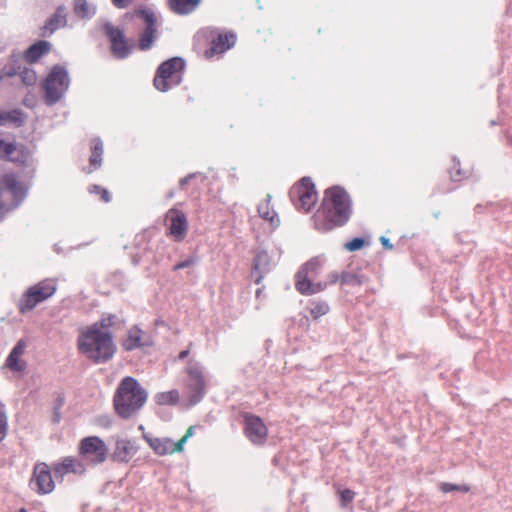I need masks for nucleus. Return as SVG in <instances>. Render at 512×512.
Segmentation results:
<instances>
[{"label": "nucleus", "instance_id": "obj_1", "mask_svg": "<svg viewBox=\"0 0 512 512\" xmlns=\"http://www.w3.org/2000/svg\"><path fill=\"white\" fill-rule=\"evenodd\" d=\"M112 324L113 317L109 316L82 329L77 340L80 353L97 364L109 361L116 352L109 330Z\"/></svg>", "mask_w": 512, "mask_h": 512}, {"label": "nucleus", "instance_id": "obj_2", "mask_svg": "<svg viewBox=\"0 0 512 512\" xmlns=\"http://www.w3.org/2000/svg\"><path fill=\"white\" fill-rule=\"evenodd\" d=\"M351 214L348 194L339 187L325 191L320 209L314 215V225L319 231H330L344 225Z\"/></svg>", "mask_w": 512, "mask_h": 512}, {"label": "nucleus", "instance_id": "obj_3", "mask_svg": "<svg viewBox=\"0 0 512 512\" xmlns=\"http://www.w3.org/2000/svg\"><path fill=\"white\" fill-rule=\"evenodd\" d=\"M148 398L147 390L133 377L123 378L113 397V405L117 415L129 419L138 413Z\"/></svg>", "mask_w": 512, "mask_h": 512}, {"label": "nucleus", "instance_id": "obj_4", "mask_svg": "<svg viewBox=\"0 0 512 512\" xmlns=\"http://www.w3.org/2000/svg\"><path fill=\"white\" fill-rule=\"evenodd\" d=\"M324 258L316 256L307 261L296 274V288L304 295H312L325 290L322 282H313L324 265Z\"/></svg>", "mask_w": 512, "mask_h": 512}, {"label": "nucleus", "instance_id": "obj_5", "mask_svg": "<svg viewBox=\"0 0 512 512\" xmlns=\"http://www.w3.org/2000/svg\"><path fill=\"white\" fill-rule=\"evenodd\" d=\"M27 189L13 174H7L0 180V219L19 206L26 197Z\"/></svg>", "mask_w": 512, "mask_h": 512}, {"label": "nucleus", "instance_id": "obj_6", "mask_svg": "<svg viewBox=\"0 0 512 512\" xmlns=\"http://www.w3.org/2000/svg\"><path fill=\"white\" fill-rule=\"evenodd\" d=\"M70 79L68 72L61 66H55L43 82L44 99L48 105L57 103L68 90Z\"/></svg>", "mask_w": 512, "mask_h": 512}, {"label": "nucleus", "instance_id": "obj_7", "mask_svg": "<svg viewBox=\"0 0 512 512\" xmlns=\"http://www.w3.org/2000/svg\"><path fill=\"white\" fill-rule=\"evenodd\" d=\"M184 69V61L179 57L171 58L163 62L154 78V86L161 92H166L171 86L178 85L181 81V71Z\"/></svg>", "mask_w": 512, "mask_h": 512}, {"label": "nucleus", "instance_id": "obj_8", "mask_svg": "<svg viewBox=\"0 0 512 512\" xmlns=\"http://www.w3.org/2000/svg\"><path fill=\"white\" fill-rule=\"evenodd\" d=\"M188 375L187 389L189 392V403L194 405L198 403L205 394V379L203 375V366L200 362L190 360L186 367Z\"/></svg>", "mask_w": 512, "mask_h": 512}, {"label": "nucleus", "instance_id": "obj_9", "mask_svg": "<svg viewBox=\"0 0 512 512\" xmlns=\"http://www.w3.org/2000/svg\"><path fill=\"white\" fill-rule=\"evenodd\" d=\"M56 291L55 284L49 281H42L31 286L20 302L22 312L32 310L38 303L51 297Z\"/></svg>", "mask_w": 512, "mask_h": 512}, {"label": "nucleus", "instance_id": "obj_10", "mask_svg": "<svg viewBox=\"0 0 512 512\" xmlns=\"http://www.w3.org/2000/svg\"><path fill=\"white\" fill-rule=\"evenodd\" d=\"M107 446L99 437L84 438L80 443L79 453L83 460L91 464H99L105 461Z\"/></svg>", "mask_w": 512, "mask_h": 512}, {"label": "nucleus", "instance_id": "obj_11", "mask_svg": "<svg viewBox=\"0 0 512 512\" xmlns=\"http://www.w3.org/2000/svg\"><path fill=\"white\" fill-rule=\"evenodd\" d=\"M290 196L292 199L297 198L299 206L305 211H309L317 201V192L314 184L307 177L302 178L300 182L291 189Z\"/></svg>", "mask_w": 512, "mask_h": 512}, {"label": "nucleus", "instance_id": "obj_12", "mask_svg": "<svg viewBox=\"0 0 512 512\" xmlns=\"http://www.w3.org/2000/svg\"><path fill=\"white\" fill-rule=\"evenodd\" d=\"M30 486L39 494H48L54 490L55 483L47 464L39 463L35 465Z\"/></svg>", "mask_w": 512, "mask_h": 512}, {"label": "nucleus", "instance_id": "obj_13", "mask_svg": "<svg viewBox=\"0 0 512 512\" xmlns=\"http://www.w3.org/2000/svg\"><path fill=\"white\" fill-rule=\"evenodd\" d=\"M244 424V433L253 444L261 445L266 441L268 429L260 417L247 414Z\"/></svg>", "mask_w": 512, "mask_h": 512}, {"label": "nucleus", "instance_id": "obj_14", "mask_svg": "<svg viewBox=\"0 0 512 512\" xmlns=\"http://www.w3.org/2000/svg\"><path fill=\"white\" fill-rule=\"evenodd\" d=\"M166 221L170 235L176 240H182L188 228L185 214L177 209H170L166 214Z\"/></svg>", "mask_w": 512, "mask_h": 512}, {"label": "nucleus", "instance_id": "obj_15", "mask_svg": "<svg viewBox=\"0 0 512 512\" xmlns=\"http://www.w3.org/2000/svg\"><path fill=\"white\" fill-rule=\"evenodd\" d=\"M139 17H141L144 22L146 23V29L142 33L139 41V47L141 50H147L149 49L156 36H157V30L155 28V16L153 12L149 10H140L136 13Z\"/></svg>", "mask_w": 512, "mask_h": 512}, {"label": "nucleus", "instance_id": "obj_16", "mask_svg": "<svg viewBox=\"0 0 512 512\" xmlns=\"http://www.w3.org/2000/svg\"><path fill=\"white\" fill-rule=\"evenodd\" d=\"M105 30L111 41V49L117 58H125L130 52V47L126 42L123 32L113 27L111 24H106Z\"/></svg>", "mask_w": 512, "mask_h": 512}, {"label": "nucleus", "instance_id": "obj_17", "mask_svg": "<svg viewBox=\"0 0 512 512\" xmlns=\"http://www.w3.org/2000/svg\"><path fill=\"white\" fill-rule=\"evenodd\" d=\"M150 345H152L151 337L137 326H134L128 330L127 336L122 343V347L126 351H132Z\"/></svg>", "mask_w": 512, "mask_h": 512}, {"label": "nucleus", "instance_id": "obj_18", "mask_svg": "<svg viewBox=\"0 0 512 512\" xmlns=\"http://www.w3.org/2000/svg\"><path fill=\"white\" fill-rule=\"evenodd\" d=\"M138 447L135 443L128 439L117 438L112 458L121 463L129 462L137 453Z\"/></svg>", "mask_w": 512, "mask_h": 512}, {"label": "nucleus", "instance_id": "obj_19", "mask_svg": "<svg viewBox=\"0 0 512 512\" xmlns=\"http://www.w3.org/2000/svg\"><path fill=\"white\" fill-rule=\"evenodd\" d=\"M67 24V13L64 6H59L55 13L46 21L43 27V36H49Z\"/></svg>", "mask_w": 512, "mask_h": 512}, {"label": "nucleus", "instance_id": "obj_20", "mask_svg": "<svg viewBox=\"0 0 512 512\" xmlns=\"http://www.w3.org/2000/svg\"><path fill=\"white\" fill-rule=\"evenodd\" d=\"M85 471L84 465L71 457L64 458L60 463L55 464L54 472L57 477H64L68 473L82 474Z\"/></svg>", "mask_w": 512, "mask_h": 512}, {"label": "nucleus", "instance_id": "obj_21", "mask_svg": "<svg viewBox=\"0 0 512 512\" xmlns=\"http://www.w3.org/2000/svg\"><path fill=\"white\" fill-rule=\"evenodd\" d=\"M143 438L147 441L151 449L156 454L166 455L169 453H179L180 451H174V444L169 438H157L150 437L147 434L143 435Z\"/></svg>", "mask_w": 512, "mask_h": 512}, {"label": "nucleus", "instance_id": "obj_22", "mask_svg": "<svg viewBox=\"0 0 512 512\" xmlns=\"http://www.w3.org/2000/svg\"><path fill=\"white\" fill-rule=\"evenodd\" d=\"M236 37L233 34L219 35L212 43V47L206 51L207 57H212L215 54H221L227 49L234 46Z\"/></svg>", "mask_w": 512, "mask_h": 512}, {"label": "nucleus", "instance_id": "obj_23", "mask_svg": "<svg viewBox=\"0 0 512 512\" xmlns=\"http://www.w3.org/2000/svg\"><path fill=\"white\" fill-rule=\"evenodd\" d=\"M270 200L271 195L267 194L266 199L258 205V213L262 219L269 221L271 226L276 228L279 226L280 220L274 209L270 206Z\"/></svg>", "mask_w": 512, "mask_h": 512}, {"label": "nucleus", "instance_id": "obj_24", "mask_svg": "<svg viewBox=\"0 0 512 512\" xmlns=\"http://www.w3.org/2000/svg\"><path fill=\"white\" fill-rule=\"evenodd\" d=\"M51 44L48 41H38L31 45L25 52V59L30 63L37 62L44 54L50 51Z\"/></svg>", "mask_w": 512, "mask_h": 512}, {"label": "nucleus", "instance_id": "obj_25", "mask_svg": "<svg viewBox=\"0 0 512 512\" xmlns=\"http://www.w3.org/2000/svg\"><path fill=\"white\" fill-rule=\"evenodd\" d=\"M271 267V260L266 251H258L254 260V269L259 273L256 282L259 283L263 274L268 272Z\"/></svg>", "mask_w": 512, "mask_h": 512}, {"label": "nucleus", "instance_id": "obj_26", "mask_svg": "<svg viewBox=\"0 0 512 512\" xmlns=\"http://www.w3.org/2000/svg\"><path fill=\"white\" fill-rule=\"evenodd\" d=\"M201 0H170L171 9L180 15L189 14L196 9Z\"/></svg>", "mask_w": 512, "mask_h": 512}, {"label": "nucleus", "instance_id": "obj_27", "mask_svg": "<svg viewBox=\"0 0 512 512\" xmlns=\"http://www.w3.org/2000/svg\"><path fill=\"white\" fill-rule=\"evenodd\" d=\"M74 12L80 18H91L95 14L96 8L87 0H74Z\"/></svg>", "mask_w": 512, "mask_h": 512}, {"label": "nucleus", "instance_id": "obj_28", "mask_svg": "<svg viewBox=\"0 0 512 512\" xmlns=\"http://www.w3.org/2000/svg\"><path fill=\"white\" fill-rule=\"evenodd\" d=\"M18 148L14 142H8L0 138V158L10 161H18L19 157L14 156Z\"/></svg>", "mask_w": 512, "mask_h": 512}, {"label": "nucleus", "instance_id": "obj_29", "mask_svg": "<svg viewBox=\"0 0 512 512\" xmlns=\"http://www.w3.org/2000/svg\"><path fill=\"white\" fill-rule=\"evenodd\" d=\"M154 399L158 405H175L179 401V392L177 390L160 392L155 395Z\"/></svg>", "mask_w": 512, "mask_h": 512}, {"label": "nucleus", "instance_id": "obj_30", "mask_svg": "<svg viewBox=\"0 0 512 512\" xmlns=\"http://www.w3.org/2000/svg\"><path fill=\"white\" fill-rule=\"evenodd\" d=\"M7 123H13L16 126H20L23 123L22 114L18 111H0V125H6Z\"/></svg>", "mask_w": 512, "mask_h": 512}, {"label": "nucleus", "instance_id": "obj_31", "mask_svg": "<svg viewBox=\"0 0 512 512\" xmlns=\"http://www.w3.org/2000/svg\"><path fill=\"white\" fill-rule=\"evenodd\" d=\"M21 357V355H15L14 351L12 350L6 360V365L13 371H23L25 369V362Z\"/></svg>", "mask_w": 512, "mask_h": 512}, {"label": "nucleus", "instance_id": "obj_32", "mask_svg": "<svg viewBox=\"0 0 512 512\" xmlns=\"http://www.w3.org/2000/svg\"><path fill=\"white\" fill-rule=\"evenodd\" d=\"M329 305L324 301L313 302L309 308L310 314L314 319H317L329 312Z\"/></svg>", "mask_w": 512, "mask_h": 512}, {"label": "nucleus", "instance_id": "obj_33", "mask_svg": "<svg viewBox=\"0 0 512 512\" xmlns=\"http://www.w3.org/2000/svg\"><path fill=\"white\" fill-rule=\"evenodd\" d=\"M19 77L25 85H33L37 81L36 72L30 68H24L19 72Z\"/></svg>", "mask_w": 512, "mask_h": 512}, {"label": "nucleus", "instance_id": "obj_34", "mask_svg": "<svg viewBox=\"0 0 512 512\" xmlns=\"http://www.w3.org/2000/svg\"><path fill=\"white\" fill-rule=\"evenodd\" d=\"M340 283L342 285H360L361 281L356 274L349 272H341Z\"/></svg>", "mask_w": 512, "mask_h": 512}, {"label": "nucleus", "instance_id": "obj_35", "mask_svg": "<svg viewBox=\"0 0 512 512\" xmlns=\"http://www.w3.org/2000/svg\"><path fill=\"white\" fill-rule=\"evenodd\" d=\"M440 490L444 493H448L451 491L468 492L469 487L467 485H455V484H450V483H441Z\"/></svg>", "mask_w": 512, "mask_h": 512}, {"label": "nucleus", "instance_id": "obj_36", "mask_svg": "<svg viewBox=\"0 0 512 512\" xmlns=\"http://www.w3.org/2000/svg\"><path fill=\"white\" fill-rule=\"evenodd\" d=\"M340 278H341L340 272L331 271L326 275L325 281H321V282H322V284H325V289H326L328 286L334 285V284L340 282Z\"/></svg>", "mask_w": 512, "mask_h": 512}, {"label": "nucleus", "instance_id": "obj_37", "mask_svg": "<svg viewBox=\"0 0 512 512\" xmlns=\"http://www.w3.org/2000/svg\"><path fill=\"white\" fill-rule=\"evenodd\" d=\"M8 431V417L0 410V442L6 437Z\"/></svg>", "mask_w": 512, "mask_h": 512}, {"label": "nucleus", "instance_id": "obj_38", "mask_svg": "<svg viewBox=\"0 0 512 512\" xmlns=\"http://www.w3.org/2000/svg\"><path fill=\"white\" fill-rule=\"evenodd\" d=\"M194 427L191 426L187 429L185 435L174 444V451H183L184 444L188 441V439L193 435Z\"/></svg>", "mask_w": 512, "mask_h": 512}, {"label": "nucleus", "instance_id": "obj_39", "mask_svg": "<svg viewBox=\"0 0 512 512\" xmlns=\"http://www.w3.org/2000/svg\"><path fill=\"white\" fill-rule=\"evenodd\" d=\"M364 246V240L362 238H354L352 241L345 243L344 247L346 250L353 252L360 250Z\"/></svg>", "mask_w": 512, "mask_h": 512}, {"label": "nucleus", "instance_id": "obj_40", "mask_svg": "<svg viewBox=\"0 0 512 512\" xmlns=\"http://www.w3.org/2000/svg\"><path fill=\"white\" fill-rule=\"evenodd\" d=\"M355 493L350 489L340 491V498L343 506H346L354 499Z\"/></svg>", "mask_w": 512, "mask_h": 512}, {"label": "nucleus", "instance_id": "obj_41", "mask_svg": "<svg viewBox=\"0 0 512 512\" xmlns=\"http://www.w3.org/2000/svg\"><path fill=\"white\" fill-rule=\"evenodd\" d=\"M101 163L102 155L92 152L90 156V165L93 166L94 169H97L101 166Z\"/></svg>", "mask_w": 512, "mask_h": 512}, {"label": "nucleus", "instance_id": "obj_42", "mask_svg": "<svg viewBox=\"0 0 512 512\" xmlns=\"http://www.w3.org/2000/svg\"><path fill=\"white\" fill-rule=\"evenodd\" d=\"M27 345H26V342L24 340H20L17 342V344L15 345V347L12 349L14 351V354L15 355H23L24 352H25V349H26Z\"/></svg>", "mask_w": 512, "mask_h": 512}, {"label": "nucleus", "instance_id": "obj_43", "mask_svg": "<svg viewBox=\"0 0 512 512\" xmlns=\"http://www.w3.org/2000/svg\"><path fill=\"white\" fill-rule=\"evenodd\" d=\"M92 152L102 155L103 154V143L100 139H95L92 143Z\"/></svg>", "mask_w": 512, "mask_h": 512}, {"label": "nucleus", "instance_id": "obj_44", "mask_svg": "<svg viewBox=\"0 0 512 512\" xmlns=\"http://www.w3.org/2000/svg\"><path fill=\"white\" fill-rule=\"evenodd\" d=\"M93 191L97 192V193H101V197H102L104 202H109L110 201V195H109V192L107 190L102 189L99 186H93Z\"/></svg>", "mask_w": 512, "mask_h": 512}, {"label": "nucleus", "instance_id": "obj_45", "mask_svg": "<svg viewBox=\"0 0 512 512\" xmlns=\"http://www.w3.org/2000/svg\"><path fill=\"white\" fill-rule=\"evenodd\" d=\"M98 423L108 428L112 425V420L108 416H102L98 419Z\"/></svg>", "mask_w": 512, "mask_h": 512}, {"label": "nucleus", "instance_id": "obj_46", "mask_svg": "<svg viewBox=\"0 0 512 512\" xmlns=\"http://www.w3.org/2000/svg\"><path fill=\"white\" fill-rule=\"evenodd\" d=\"M192 264H193V261L188 259V260L182 261V262L178 263L177 265H175L174 270H180V269L189 267Z\"/></svg>", "mask_w": 512, "mask_h": 512}, {"label": "nucleus", "instance_id": "obj_47", "mask_svg": "<svg viewBox=\"0 0 512 512\" xmlns=\"http://www.w3.org/2000/svg\"><path fill=\"white\" fill-rule=\"evenodd\" d=\"M380 242L383 245L384 248L391 250L393 248V245L391 244L390 240L386 238L385 236L380 237Z\"/></svg>", "mask_w": 512, "mask_h": 512}, {"label": "nucleus", "instance_id": "obj_48", "mask_svg": "<svg viewBox=\"0 0 512 512\" xmlns=\"http://www.w3.org/2000/svg\"><path fill=\"white\" fill-rule=\"evenodd\" d=\"M112 3L118 8H124L128 5L129 0H112Z\"/></svg>", "mask_w": 512, "mask_h": 512}, {"label": "nucleus", "instance_id": "obj_49", "mask_svg": "<svg viewBox=\"0 0 512 512\" xmlns=\"http://www.w3.org/2000/svg\"><path fill=\"white\" fill-rule=\"evenodd\" d=\"M192 177H193V175H189V176H187V177H185V178L181 179V180H180V185H181V186L186 185Z\"/></svg>", "mask_w": 512, "mask_h": 512}, {"label": "nucleus", "instance_id": "obj_50", "mask_svg": "<svg viewBox=\"0 0 512 512\" xmlns=\"http://www.w3.org/2000/svg\"><path fill=\"white\" fill-rule=\"evenodd\" d=\"M188 354H189V350H183L182 352H180L179 358L184 359L188 356Z\"/></svg>", "mask_w": 512, "mask_h": 512}, {"label": "nucleus", "instance_id": "obj_51", "mask_svg": "<svg viewBox=\"0 0 512 512\" xmlns=\"http://www.w3.org/2000/svg\"><path fill=\"white\" fill-rule=\"evenodd\" d=\"M19 512H27V510L25 508H21Z\"/></svg>", "mask_w": 512, "mask_h": 512}]
</instances>
